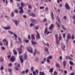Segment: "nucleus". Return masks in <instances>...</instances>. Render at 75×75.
<instances>
[{
	"label": "nucleus",
	"instance_id": "f257e3e1",
	"mask_svg": "<svg viewBox=\"0 0 75 75\" xmlns=\"http://www.w3.org/2000/svg\"><path fill=\"white\" fill-rule=\"evenodd\" d=\"M31 38L32 41H31V42L33 45H38V43L37 42H35L34 41H33V40H35V37L33 35H31Z\"/></svg>",
	"mask_w": 75,
	"mask_h": 75
},
{
	"label": "nucleus",
	"instance_id": "f03ea898",
	"mask_svg": "<svg viewBox=\"0 0 75 75\" xmlns=\"http://www.w3.org/2000/svg\"><path fill=\"white\" fill-rule=\"evenodd\" d=\"M21 7H20L19 9H20V13H23L24 11H23V8L24 6H25V4L23 2H21Z\"/></svg>",
	"mask_w": 75,
	"mask_h": 75
},
{
	"label": "nucleus",
	"instance_id": "7ed1b4c3",
	"mask_svg": "<svg viewBox=\"0 0 75 75\" xmlns=\"http://www.w3.org/2000/svg\"><path fill=\"white\" fill-rule=\"evenodd\" d=\"M27 50L31 54H32L33 53V48L32 47L29 46L28 48H27Z\"/></svg>",
	"mask_w": 75,
	"mask_h": 75
},
{
	"label": "nucleus",
	"instance_id": "20e7f679",
	"mask_svg": "<svg viewBox=\"0 0 75 75\" xmlns=\"http://www.w3.org/2000/svg\"><path fill=\"white\" fill-rule=\"evenodd\" d=\"M48 28L47 27H46L45 31H44V33L45 34H46L47 35H48L49 34H50V33H52V32H49L48 31Z\"/></svg>",
	"mask_w": 75,
	"mask_h": 75
},
{
	"label": "nucleus",
	"instance_id": "39448f33",
	"mask_svg": "<svg viewBox=\"0 0 75 75\" xmlns=\"http://www.w3.org/2000/svg\"><path fill=\"white\" fill-rule=\"evenodd\" d=\"M8 33H9L10 34H13L14 35V36H15V40L16 41H17V36L16 34L13 33L11 31H8Z\"/></svg>",
	"mask_w": 75,
	"mask_h": 75
},
{
	"label": "nucleus",
	"instance_id": "423d86ee",
	"mask_svg": "<svg viewBox=\"0 0 75 75\" xmlns=\"http://www.w3.org/2000/svg\"><path fill=\"white\" fill-rule=\"evenodd\" d=\"M23 48V46L22 45H21L20 48H18V51L19 52V54H21L23 52V51L21 50V48Z\"/></svg>",
	"mask_w": 75,
	"mask_h": 75
},
{
	"label": "nucleus",
	"instance_id": "0eeeda50",
	"mask_svg": "<svg viewBox=\"0 0 75 75\" xmlns=\"http://www.w3.org/2000/svg\"><path fill=\"white\" fill-rule=\"evenodd\" d=\"M55 39L56 40V42L57 43V44H59V42L58 40V35H55Z\"/></svg>",
	"mask_w": 75,
	"mask_h": 75
},
{
	"label": "nucleus",
	"instance_id": "6e6552de",
	"mask_svg": "<svg viewBox=\"0 0 75 75\" xmlns=\"http://www.w3.org/2000/svg\"><path fill=\"white\" fill-rule=\"evenodd\" d=\"M61 44L62 45V49L63 51H65L66 50H65V45H63V43H62Z\"/></svg>",
	"mask_w": 75,
	"mask_h": 75
},
{
	"label": "nucleus",
	"instance_id": "1a4fd4ad",
	"mask_svg": "<svg viewBox=\"0 0 75 75\" xmlns=\"http://www.w3.org/2000/svg\"><path fill=\"white\" fill-rule=\"evenodd\" d=\"M2 28H3V29H4V30H10L11 29V28L10 27V26H8L6 27H2Z\"/></svg>",
	"mask_w": 75,
	"mask_h": 75
},
{
	"label": "nucleus",
	"instance_id": "9d476101",
	"mask_svg": "<svg viewBox=\"0 0 75 75\" xmlns=\"http://www.w3.org/2000/svg\"><path fill=\"white\" fill-rule=\"evenodd\" d=\"M65 7L66 8V9H67V10H70L71 8L69 7V6L68 4V3H66L65 5Z\"/></svg>",
	"mask_w": 75,
	"mask_h": 75
},
{
	"label": "nucleus",
	"instance_id": "9b49d317",
	"mask_svg": "<svg viewBox=\"0 0 75 75\" xmlns=\"http://www.w3.org/2000/svg\"><path fill=\"white\" fill-rule=\"evenodd\" d=\"M12 21L14 22L15 24L16 25V26H18V22L17 21L13 20Z\"/></svg>",
	"mask_w": 75,
	"mask_h": 75
},
{
	"label": "nucleus",
	"instance_id": "f8f14e48",
	"mask_svg": "<svg viewBox=\"0 0 75 75\" xmlns=\"http://www.w3.org/2000/svg\"><path fill=\"white\" fill-rule=\"evenodd\" d=\"M54 27V24H51L49 28V30L51 31H52V28Z\"/></svg>",
	"mask_w": 75,
	"mask_h": 75
},
{
	"label": "nucleus",
	"instance_id": "ddd939ff",
	"mask_svg": "<svg viewBox=\"0 0 75 75\" xmlns=\"http://www.w3.org/2000/svg\"><path fill=\"white\" fill-rule=\"evenodd\" d=\"M71 38V35L69 33H68L67 36V40L70 39Z\"/></svg>",
	"mask_w": 75,
	"mask_h": 75
},
{
	"label": "nucleus",
	"instance_id": "4468645a",
	"mask_svg": "<svg viewBox=\"0 0 75 75\" xmlns=\"http://www.w3.org/2000/svg\"><path fill=\"white\" fill-rule=\"evenodd\" d=\"M36 32L37 33V35L36 36V38H38V40L40 38V34L37 31H36Z\"/></svg>",
	"mask_w": 75,
	"mask_h": 75
},
{
	"label": "nucleus",
	"instance_id": "2eb2a0df",
	"mask_svg": "<svg viewBox=\"0 0 75 75\" xmlns=\"http://www.w3.org/2000/svg\"><path fill=\"white\" fill-rule=\"evenodd\" d=\"M36 54H40V52H39L37 51V50L36 49H35V51L34 53L33 54L34 55H35Z\"/></svg>",
	"mask_w": 75,
	"mask_h": 75
},
{
	"label": "nucleus",
	"instance_id": "dca6fc26",
	"mask_svg": "<svg viewBox=\"0 0 75 75\" xmlns=\"http://www.w3.org/2000/svg\"><path fill=\"white\" fill-rule=\"evenodd\" d=\"M15 59H16L15 57H14V56H13L11 59V62H13V61H15Z\"/></svg>",
	"mask_w": 75,
	"mask_h": 75
},
{
	"label": "nucleus",
	"instance_id": "f3484780",
	"mask_svg": "<svg viewBox=\"0 0 75 75\" xmlns=\"http://www.w3.org/2000/svg\"><path fill=\"white\" fill-rule=\"evenodd\" d=\"M4 45L6 47H8V41H6V42H4Z\"/></svg>",
	"mask_w": 75,
	"mask_h": 75
},
{
	"label": "nucleus",
	"instance_id": "a211bd4d",
	"mask_svg": "<svg viewBox=\"0 0 75 75\" xmlns=\"http://www.w3.org/2000/svg\"><path fill=\"white\" fill-rule=\"evenodd\" d=\"M19 58L21 62L22 63L23 62V56L21 55L19 56Z\"/></svg>",
	"mask_w": 75,
	"mask_h": 75
},
{
	"label": "nucleus",
	"instance_id": "6ab92c4d",
	"mask_svg": "<svg viewBox=\"0 0 75 75\" xmlns=\"http://www.w3.org/2000/svg\"><path fill=\"white\" fill-rule=\"evenodd\" d=\"M30 16H33V17H35L36 16V14L33 13H30L29 14Z\"/></svg>",
	"mask_w": 75,
	"mask_h": 75
},
{
	"label": "nucleus",
	"instance_id": "aec40b11",
	"mask_svg": "<svg viewBox=\"0 0 75 75\" xmlns=\"http://www.w3.org/2000/svg\"><path fill=\"white\" fill-rule=\"evenodd\" d=\"M65 58L66 59H68V58H69V59H71V60H72V58H71L69 56H66L65 57Z\"/></svg>",
	"mask_w": 75,
	"mask_h": 75
},
{
	"label": "nucleus",
	"instance_id": "412c9836",
	"mask_svg": "<svg viewBox=\"0 0 75 75\" xmlns=\"http://www.w3.org/2000/svg\"><path fill=\"white\" fill-rule=\"evenodd\" d=\"M18 40H19V41L20 43H22V39H21V38L20 37H18Z\"/></svg>",
	"mask_w": 75,
	"mask_h": 75
},
{
	"label": "nucleus",
	"instance_id": "4be33fe9",
	"mask_svg": "<svg viewBox=\"0 0 75 75\" xmlns=\"http://www.w3.org/2000/svg\"><path fill=\"white\" fill-rule=\"evenodd\" d=\"M51 17L52 18V20H54V13H53L52 12L51 13Z\"/></svg>",
	"mask_w": 75,
	"mask_h": 75
},
{
	"label": "nucleus",
	"instance_id": "5701e85b",
	"mask_svg": "<svg viewBox=\"0 0 75 75\" xmlns=\"http://www.w3.org/2000/svg\"><path fill=\"white\" fill-rule=\"evenodd\" d=\"M13 52L14 55L17 54V51H16L15 49L13 50Z\"/></svg>",
	"mask_w": 75,
	"mask_h": 75
},
{
	"label": "nucleus",
	"instance_id": "b1692460",
	"mask_svg": "<svg viewBox=\"0 0 75 75\" xmlns=\"http://www.w3.org/2000/svg\"><path fill=\"white\" fill-rule=\"evenodd\" d=\"M35 61H36V62H38L39 61V59L38 58V57H35Z\"/></svg>",
	"mask_w": 75,
	"mask_h": 75
},
{
	"label": "nucleus",
	"instance_id": "393cba45",
	"mask_svg": "<svg viewBox=\"0 0 75 75\" xmlns=\"http://www.w3.org/2000/svg\"><path fill=\"white\" fill-rule=\"evenodd\" d=\"M52 58V57L51 56H50L47 57V59H51Z\"/></svg>",
	"mask_w": 75,
	"mask_h": 75
},
{
	"label": "nucleus",
	"instance_id": "a878e982",
	"mask_svg": "<svg viewBox=\"0 0 75 75\" xmlns=\"http://www.w3.org/2000/svg\"><path fill=\"white\" fill-rule=\"evenodd\" d=\"M63 65L64 68H65L66 67V64L65 63V61H64L63 62Z\"/></svg>",
	"mask_w": 75,
	"mask_h": 75
},
{
	"label": "nucleus",
	"instance_id": "bb28decb",
	"mask_svg": "<svg viewBox=\"0 0 75 75\" xmlns=\"http://www.w3.org/2000/svg\"><path fill=\"white\" fill-rule=\"evenodd\" d=\"M27 58V55L25 54L24 55V59H26Z\"/></svg>",
	"mask_w": 75,
	"mask_h": 75
},
{
	"label": "nucleus",
	"instance_id": "cd10ccee",
	"mask_svg": "<svg viewBox=\"0 0 75 75\" xmlns=\"http://www.w3.org/2000/svg\"><path fill=\"white\" fill-rule=\"evenodd\" d=\"M39 74L40 75H45L44 72H40L39 73Z\"/></svg>",
	"mask_w": 75,
	"mask_h": 75
},
{
	"label": "nucleus",
	"instance_id": "c85d7f7f",
	"mask_svg": "<svg viewBox=\"0 0 75 75\" xmlns=\"http://www.w3.org/2000/svg\"><path fill=\"white\" fill-rule=\"evenodd\" d=\"M45 51H46V52H47V53H48V52H48V48L46 47L45 49Z\"/></svg>",
	"mask_w": 75,
	"mask_h": 75
},
{
	"label": "nucleus",
	"instance_id": "c756f323",
	"mask_svg": "<svg viewBox=\"0 0 75 75\" xmlns=\"http://www.w3.org/2000/svg\"><path fill=\"white\" fill-rule=\"evenodd\" d=\"M53 70H54V69L53 68L50 69L49 71L50 72H51V73L53 72Z\"/></svg>",
	"mask_w": 75,
	"mask_h": 75
},
{
	"label": "nucleus",
	"instance_id": "7c9ffc66",
	"mask_svg": "<svg viewBox=\"0 0 75 75\" xmlns=\"http://www.w3.org/2000/svg\"><path fill=\"white\" fill-rule=\"evenodd\" d=\"M11 17H14V12H12L11 14Z\"/></svg>",
	"mask_w": 75,
	"mask_h": 75
},
{
	"label": "nucleus",
	"instance_id": "2f4dec72",
	"mask_svg": "<svg viewBox=\"0 0 75 75\" xmlns=\"http://www.w3.org/2000/svg\"><path fill=\"white\" fill-rule=\"evenodd\" d=\"M69 64L71 65H74V63H73L72 61H70Z\"/></svg>",
	"mask_w": 75,
	"mask_h": 75
},
{
	"label": "nucleus",
	"instance_id": "473e14b6",
	"mask_svg": "<svg viewBox=\"0 0 75 75\" xmlns=\"http://www.w3.org/2000/svg\"><path fill=\"white\" fill-rule=\"evenodd\" d=\"M7 41H8V40H6V39H3V42H7Z\"/></svg>",
	"mask_w": 75,
	"mask_h": 75
},
{
	"label": "nucleus",
	"instance_id": "72a5a7b5",
	"mask_svg": "<svg viewBox=\"0 0 75 75\" xmlns=\"http://www.w3.org/2000/svg\"><path fill=\"white\" fill-rule=\"evenodd\" d=\"M56 66L57 68H60V66H59V65L58 64H56Z\"/></svg>",
	"mask_w": 75,
	"mask_h": 75
},
{
	"label": "nucleus",
	"instance_id": "f704fd0d",
	"mask_svg": "<svg viewBox=\"0 0 75 75\" xmlns=\"http://www.w3.org/2000/svg\"><path fill=\"white\" fill-rule=\"evenodd\" d=\"M17 65V67H18L19 68L20 67V64H17V63H16L15 64V65Z\"/></svg>",
	"mask_w": 75,
	"mask_h": 75
},
{
	"label": "nucleus",
	"instance_id": "c9c22d12",
	"mask_svg": "<svg viewBox=\"0 0 75 75\" xmlns=\"http://www.w3.org/2000/svg\"><path fill=\"white\" fill-rule=\"evenodd\" d=\"M44 45H47V47H48L49 45H50V44L48 43H47L46 44H45V43H44Z\"/></svg>",
	"mask_w": 75,
	"mask_h": 75
},
{
	"label": "nucleus",
	"instance_id": "e433bc0d",
	"mask_svg": "<svg viewBox=\"0 0 75 75\" xmlns=\"http://www.w3.org/2000/svg\"><path fill=\"white\" fill-rule=\"evenodd\" d=\"M3 69H4V67H3V66H2L1 67L0 70L1 71H2V70H3Z\"/></svg>",
	"mask_w": 75,
	"mask_h": 75
},
{
	"label": "nucleus",
	"instance_id": "4c0bfd02",
	"mask_svg": "<svg viewBox=\"0 0 75 75\" xmlns=\"http://www.w3.org/2000/svg\"><path fill=\"white\" fill-rule=\"evenodd\" d=\"M65 33H64L62 34V36L64 38H65Z\"/></svg>",
	"mask_w": 75,
	"mask_h": 75
},
{
	"label": "nucleus",
	"instance_id": "58836bf2",
	"mask_svg": "<svg viewBox=\"0 0 75 75\" xmlns=\"http://www.w3.org/2000/svg\"><path fill=\"white\" fill-rule=\"evenodd\" d=\"M45 8V7L44 6H41L40 8V9H44Z\"/></svg>",
	"mask_w": 75,
	"mask_h": 75
},
{
	"label": "nucleus",
	"instance_id": "ea45409f",
	"mask_svg": "<svg viewBox=\"0 0 75 75\" xmlns=\"http://www.w3.org/2000/svg\"><path fill=\"white\" fill-rule=\"evenodd\" d=\"M31 21H32V22H34L35 21V20L34 19L32 18L30 19Z\"/></svg>",
	"mask_w": 75,
	"mask_h": 75
},
{
	"label": "nucleus",
	"instance_id": "a19ab883",
	"mask_svg": "<svg viewBox=\"0 0 75 75\" xmlns=\"http://www.w3.org/2000/svg\"><path fill=\"white\" fill-rule=\"evenodd\" d=\"M71 38L72 39V40H74V39L75 38V37L74 36V35H72V36L71 37Z\"/></svg>",
	"mask_w": 75,
	"mask_h": 75
},
{
	"label": "nucleus",
	"instance_id": "79ce46f5",
	"mask_svg": "<svg viewBox=\"0 0 75 75\" xmlns=\"http://www.w3.org/2000/svg\"><path fill=\"white\" fill-rule=\"evenodd\" d=\"M47 62L48 64L50 63V59H47Z\"/></svg>",
	"mask_w": 75,
	"mask_h": 75
},
{
	"label": "nucleus",
	"instance_id": "37998d69",
	"mask_svg": "<svg viewBox=\"0 0 75 75\" xmlns=\"http://www.w3.org/2000/svg\"><path fill=\"white\" fill-rule=\"evenodd\" d=\"M24 41L25 42H26V43H28V42H29L28 40H24Z\"/></svg>",
	"mask_w": 75,
	"mask_h": 75
},
{
	"label": "nucleus",
	"instance_id": "c03bdc74",
	"mask_svg": "<svg viewBox=\"0 0 75 75\" xmlns=\"http://www.w3.org/2000/svg\"><path fill=\"white\" fill-rule=\"evenodd\" d=\"M45 10L46 11H48V7H46L45 8Z\"/></svg>",
	"mask_w": 75,
	"mask_h": 75
},
{
	"label": "nucleus",
	"instance_id": "a18cd8bd",
	"mask_svg": "<svg viewBox=\"0 0 75 75\" xmlns=\"http://www.w3.org/2000/svg\"><path fill=\"white\" fill-rule=\"evenodd\" d=\"M59 1H61V2H62V0H57V2L58 3H59Z\"/></svg>",
	"mask_w": 75,
	"mask_h": 75
},
{
	"label": "nucleus",
	"instance_id": "49530a36",
	"mask_svg": "<svg viewBox=\"0 0 75 75\" xmlns=\"http://www.w3.org/2000/svg\"><path fill=\"white\" fill-rule=\"evenodd\" d=\"M15 70H16V71H18L19 70V69H18L17 67H15Z\"/></svg>",
	"mask_w": 75,
	"mask_h": 75
},
{
	"label": "nucleus",
	"instance_id": "de8ad7c7",
	"mask_svg": "<svg viewBox=\"0 0 75 75\" xmlns=\"http://www.w3.org/2000/svg\"><path fill=\"white\" fill-rule=\"evenodd\" d=\"M35 28L36 29V30H38V29L39 28V27L38 26H36L35 27Z\"/></svg>",
	"mask_w": 75,
	"mask_h": 75
},
{
	"label": "nucleus",
	"instance_id": "09e8293b",
	"mask_svg": "<svg viewBox=\"0 0 75 75\" xmlns=\"http://www.w3.org/2000/svg\"><path fill=\"white\" fill-rule=\"evenodd\" d=\"M34 25L32 23H31L30 25V27H32V26H33Z\"/></svg>",
	"mask_w": 75,
	"mask_h": 75
},
{
	"label": "nucleus",
	"instance_id": "8fccbe9b",
	"mask_svg": "<svg viewBox=\"0 0 75 75\" xmlns=\"http://www.w3.org/2000/svg\"><path fill=\"white\" fill-rule=\"evenodd\" d=\"M56 23L57 24V26L59 28V27H60V25H59V24H58V23H57V22H56Z\"/></svg>",
	"mask_w": 75,
	"mask_h": 75
},
{
	"label": "nucleus",
	"instance_id": "3c124183",
	"mask_svg": "<svg viewBox=\"0 0 75 75\" xmlns=\"http://www.w3.org/2000/svg\"><path fill=\"white\" fill-rule=\"evenodd\" d=\"M57 18L58 22L59 23H60V20H59V18L58 17H57Z\"/></svg>",
	"mask_w": 75,
	"mask_h": 75
},
{
	"label": "nucleus",
	"instance_id": "603ef678",
	"mask_svg": "<svg viewBox=\"0 0 75 75\" xmlns=\"http://www.w3.org/2000/svg\"><path fill=\"white\" fill-rule=\"evenodd\" d=\"M62 40V36H60L59 37V40Z\"/></svg>",
	"mask_w": 75,
	"mask_h": 75
},
{
	"label": "nucleus",
	"instance_id": "864d4df0",
	"mask_svg": "<svg viewBox=\"0 0 75 75\" xmlns=\"http://www.w3.org/2000/svg\"><path fill=\"white\" fill-rule=\"evenodd\" d=\"M1 48L2 50H6V48L4 47H1Z\"/></svg>",
	"mask_w": 75,
	"mask_h": 75
},
{
	"label": "nucleus",
	"instance_id": "5fc2aeb1",
	"mask_svg": "<svg viewBox=\"0 0 75 75\" xmlns=\"http://www.w3.org/2000/svg\"><path fill=\"white\" fill-rule=\"evenodd\" d=\"M47 18L44 19L43 21V22H45L47 21Z\"/></svg>",
	"mask_w": 75,
	"mask_h": 75
},
{
	"label": "nucleus",
	"instance_id": "6e6d98bb",
	"mask_svg": "<svg viewBox=\"0 0 75 75\" xmlns=\"http://www.w3.org/2000/svg\"><path fill=\"white\" fill-rule=\"evenodd\" d=\"M64 18L65 20H67V17L66 16H64Z\"/></svg>",
	"mask_w": 75,
	"mask_h": 75
},
{
	"label": "nucleus",
	"instance_id": "4d7b16f0",
	"mask_svg": "<svg viewBox=\"0 0 75 75\" xmlns=\"http://www.w3.org/2000/svg\"><path fill=\"white\" fill-rule=\"evenodd\" d=\"M54 74L55 75H57V72H56V71H54Z\"/></svg>",
	"mask_w": 75,
	"mask_h": 75
},
{
	"label": "nucleus",
	"instance_id": "13d9d810",
	"mask_svg": "<svg viewBox=\"0 0 75 75\" xmlns=\"http://www.w3.org/2000/svg\"><path fill=\"white\" fill-rule=\"evenodd\" d=\"M62 28L63 29V30H66V28H65V27H64V26H62Z\"/></svg>",
	"mask_w": 75,
	"mask_h": 75
},
{
	"label": "nucleus",
	"instance_id": "bf43d9fd",
	"mask_svg": "<svg viewBox=\"0 0 75 75\" xmlns=\"http://www.w3.org/2000/svg\"><path fill=\"white\" fill-rule=\"evenodd\" d=\"M4 17H5V18H8V16L7 15H5L4 16Z\"/></svg>",
	"mask_w": 75,
	"mask_h": 75
},
{
	"label": "nucleus",
	"instance_id": "052dcab7",
	"mask_svg": "<svg viewBox=\"0 0 75 75\" xmlns=\"http://www.w3.org/2000/svg\"><path fill=\"white\" fill-rule=\"evenodd\" d=\"M29 71V70L28 69H27L25 70V72H26V73H28V72Z\"/></svg>",
	"mask_w": 75,
	"mask_h": 75
},
{
	"label": "nucleus",
	"instance_id": "680f3d73",
	"mask_svg": "<svg viewBox=\"0 0 75 75\" xmlns=\"http://www.w3.org/2000/svg\"><path fill=\"white\" fill-rule=\"evenodd\" d=\"M59 59L60 60H62V56H61L59 57Z\"/></svg>",
	"mask_w": 75,
	"mask_h": 75
},
{
	"label": "nucleus",
	"instance_id": "e2e57ef3",
	"mask_svg": "<svg viewBox=\"0 0 75 75\" xmlns=\"http://www.w3.org/2000/svg\"><path fill=\"white\" fill-rule=\"evenodd\" d=\"M15 12L16 13H17V12H18V10L16 9L15 10Z\"/></svg>",
	"mask_w": 75,
	"mask_h": 75
},
{
	"label": "nucleus",
	"instance_id": "0e129e2a",
	"mask_svg": "<svg viewBox=\"0 0 75 75\" xmlns=\"http://www.w3.org/2000/svg\"><path fill=\"white\" fill-rule=\"evenodd\" d=\"M3 61H4V59L3 58H1V62H3Z\"/></svg>",
	"mask_w": 75,
	"mask_h": 75
},
{
	"label": "nucleus",
	"instance_id": "69168bd1",
	"mask_svg": "<svg viewBox=\"0 0 75 75\" xmlns=\"http://www.w3.org/2000/svg\"><path fill=\"white\" fill-rule=\"evenodd\" d=\"M28 38L29 39V40H30V35H29L28 36Z\"/></svg>",
	"mask_w": 75,
	"mask_h": 75
},
{
	"label": "nucleus",
	"instance_id": "338daca9",
	"mask_svg": "<svg viewBox=\"0 0 75 75\" xmlns=\"http://www.w3.org/2000/svg\"><path fill=\"white\" fill-rule=\"evenodd\" d=\"M8 65L9 67H11L12 66V64L11 63H10L8 64Z\"/></svg>",
	"mask_w": 75,
	"mask_h": 75
},
{
	"label": "nucleus",
	"instance_id": "774afa93",
	"mask_svg": "<svg viewBox=\"0 0 75 75\" xmlns=\"http://www.w3.org/2000/svg\"><path fill=\"white\" fill-rule=\"evenodd\" d=\"M0 45H1V46L3 45V43L1 42H0Z\"/></svg>",
	"mask_w": 75,
	"mask_h": 75
}]
</instances>
